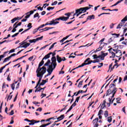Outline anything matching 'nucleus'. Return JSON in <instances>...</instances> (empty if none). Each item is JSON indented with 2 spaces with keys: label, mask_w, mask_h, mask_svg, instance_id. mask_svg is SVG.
Returning <instances> with one entry per match:
<instances>
[{
  "label": "nucleus",
  "mask_w": 127,
  "mask_h": 127,
  "mask_svg": "<svg viewBox=\"0 0 127 127\" xmlns=\"http://www.w3.org/2000/svg\"><path fill=\"white\" fill-rule=\"evenodd\" d=\"M110 89L107 90L106 92V96L111 95V94L113 93L112 96L111 98H109L110 103L112 102V100L114 97H115V95H116V93H117V91L118 89L117 87H116V84L112 83L110 86Z\"/></svg>",
  "instance_id": "obj_1"
},
{
  "label": "nucleus",
  "mask_w": 127,
  "mask_h": 127,
  "mask_svg": "<svg viewBox=\"0 0 127 127\" xmlns=\"http://www.w3.org/2000/svg\"><path fill=\"white\" fill-rule=\"evenodd\" d=\"M36 72L37 73V76L39 77V80H41L42 77H43L44 74L46 73V67L44 66L42 68L38 66Z\"/></svg>",
  "instance_id": "obj_2"
},
{
  "label": "nucleus",
  "mask_w": 127,
  "mask_h": 127,
  "mask_svg": "<svg viewBox=\"0 0 127 127\" xmlns=\"http://www.w3.org/2000/svg\"><path fill=\"white\" fill-rule=\"evenodd\" d=\"M90 8H91V7H81L79 8V9H81V10H80L79 11H78V13L76 14V16L77 17L79 16V15H80V14H81L82 12H86V11H87L88 9H90Z\"/></svg>",
  "instance_id": "obj_3"
},
{
  "label": "nucleus",
  "mask_w": 127,
  "mask_h": 127,
  "mask_svg": "<svg viewBox=\"0 0 127 127\" xmlns=\"http://www.w3.org/2000/svg\"><path fill=\"white\" fill-rule=\"evenodd\" d=\"M47 82H48V80H43L41 82V80H39L35 89H37V87H38V86H43L44 85H45Z\"/></svg>",
  "instance_id": "obj_4"
},
{
  "label": "nucleus",
  "mask_w": 127,
  "mask_h": 127,
  "mask_svg": "<svg viewBox=\"0 0 127 127\" xmlns=\"http://www.w3.org/2000/svg\"><path fill=\"white\" fill-rule=\"evenodd\" d=\"M51 64L54 66V69H55V68H56V66H57V63H56V57H53L51 59Z\"/></svg>",
  "instance_id": "obj_5"
},
{
  "label": "nucleus",
  "mask_w": 127,
  "mask_h": 127,
  "mask_svg": "<svg viewBox=\"0 0 127 127\" xmlns=\"http://www.w3.org/2000/svg\"><path fill=\"white\" fill-rule=\"evenodd\" d=\"M126 21H127V16H126L122 20L121 22L119 24V27L124 26V24L126 23Z\"/></svg>",
  "instance_id": "obj_6"
},
{
  "label": "nucleus",
  "mask_w": 127,
  "mask_h": 127,
  "mask_svg": "<svg viewBox=\"0 0 127 127\" xmlns=\"http://www.w3.org/2000/svg\"><path fill=\"white\" fill-rule=\"evenodd\" d=\"M63 59H64V60H62V58H61V57H60L59 55L57 56V60L58 63H61V62H62V61H66V58H65V57H63Z\"/></svg>",
  "instance_id": "obj_7"
},
{
  "label": "nucleus",
  "mask_w": 127,
  "mask_h": 127,
  "mask_svg": "<svg viewBox=\"0 0 127 127\" xmlns=\"http://www.w3.org/2000/svg\"><path fill=\"white\" fill-rule=\"evenodd\" d=\"M30 123L29 124V126H33L35 124H37L38 123H40V121H36V120H30Z\"/></svg>",
  "instance_id": "obj_8"
},
{
  "label": "nucleus",
  "mask_w": 127,
  "mask_h": 127,
  "mask_svg": "<svg viewBox=\"0 0 127 127\" xmlns=\"http://www.w3.org/2000/svg\"><path fill=\"white\" fill-rule=\"evenodd\" d=\"M49 23V25H56V24H58L59 23V21L55 22V20H52V21H50Z\"/></svg>",
  "instance_id": "obj_9"
},
{
  "label": "nucleus",
  "mask_w": 127,
  "mask_h": 127,
  "mask_svg": "<svg viewBox=\"0 0 127 127\" xmlns=\"http://www.w3.org/2000/svg\"><path fill=\"white\" fill-rule=\"evenodd\" d=\"M116 54H117L116 57H117L118 58L121 57V56L123 55V54H122V51L120 50L117 51V52H116Z\"/></svg>",
  "instance_id": "obj_10"
},
{
  "label": "nucleus",
  "mask_w": 127,
  "mask_h": 127,
  "mask_svg": "<svg viewBox=\"0 0 127 127\" xmlns=\"http://www.w3.org/2000/svg\"><path fill=\"white\" fill-rule=\"evenodd\" d=\"M93 62H94V61H90L87 63L82 64L80 65H79L78 67H84V66H85V65H90V64H91V63H93Z\"/></svg>",
  "instance_id": "obj_11"
},
{
  "label": "nucleus",
  "mask_w": 127,
  "mask_h": 127,
  "mask_svg": "<svg viewBox=\"0 0 127 127\" xmlns=\"http://www.w3.org/2000/svg\"><path fill=\"white\" fill-rule=\"evenodd\" d=\"M45 88H46V87H44V88H41L40 86H39L35 90V92L36 93L37 92H40L41 91V90H45Z\"/></svg>",
  "instance_id": "obj_12"
},
{
  "label": "nucleus",
  "mask_w": 127,
  "mask_h": 127,
  "mask_svg": "<svg viewBox=\"0 0 127 127\" xmlns=\"http://www.w3.org/2000/svg\"><path fill=\"white\" fill-rule=\"evenodd\" d=\"M92 19H95V15L88 16L86 18V20H92Z\"/></svg>",
  "instance_id": "obj_13"
},
{
  "label": "nucleus",
  "mask_w": 127,
  "mask_h": 127,
  "mask_svg": "<svg viewBox=\"0 0 127 127\" xmlns=\"http://www.w3.org/2000/svg\"><path fill=\"white\" fill-rule=\"evenodd\" d=\"M47 72H48V73L45 76V77H47L50 75H51V74L52 73V72H53V69H50L49 68H48Z\"/></svg>",
  "instance_id": "obj_14"
},
{
  "label": "nucleus",
  "mask_w": 127,
  "mask_h": 127,
  "mask_svg": "<svg viewBox=\"0 0 127 127\" xmlns=\"http://www.w3.org/2000/svg\"><path fill=\"white\" fill-rule=\"evenodd\" d=\"M15 84H17V81H14L13 83L11 85L12 90H14V88H15Z\"/></svg>",
  "instance_id": "obj_15"
},
{
  "label": "nucleus",
  "mask_w": 127,
  "mask_h": 127,
  "mask_svg": "<svg viewBox=\"0 0 127 127\" xmlns=\"http://www.w3.org/2000/svg\"><path fill=\"white\" fill-rule=\"evenodd\" d=\"M34 13V11L31 10L29 12H27V13H25L26 15H29V17H30V15L31 14H33Z\"/></svg>",
  "instance_id": "obj_16"
},
{
  "label": "nucleus",
  "mask_w": 127,
  "mask_h": 127,
  "mask_svg": "<svg viewBox=\"0 0 127 127\" xmlns=\"http://www.w3.org/2000/svg\"><path fill=\"white\" fill-rule=\"evenodd\" d=\"M106 100H104L103 103L102 104V106L101 107V110H103L106 107Z\"/></svg>",
  "instance_id": "obj_17"
},
{
  "label": "nucleus",
  "mask_w": 127,
  "mask_h": 127,
  "mask_svg": "<svg viewBox=\"0 0 127 127\" xmlns=\"http://www.w3.org/2000/svg\"><path fill=\"white\" fill-rule=\"evenodd\" d=\"M54 28L53 27H46L44 29H41V30H43V31H47V30H49V29H52Z\"/></svg>",
  "instance_id": "obj_18"
},
{
  "label": "nucleus",
  "mask_w": 127,
  "mask_h": 127,
  "mask_svg": "<svg viewBox=\"0 0 127 127\" xmlns=\"http://www.w3.org/2000/svg\"><path fill=\"white\" fill-rule=\"evenodd\" d=\"M49 58H50V54H48L43 58V60H44L45 59H48Z\"/></svg>",
  "instance_id": "obj_19"
},
{
  "label": "nucleus",
  "mask_w": 127,
  "mask_h": 127,
  "mask_svg": "<svg viewBox=\"0 0 127 127\" xmlns=\"http://www.w3.org/2000/svg\"><path fill=\"white\" fill-rule=\"evenodd\" d=\"M80 10H82V9H76V10H75V13L73 14V16H75V15H76V14L77 13H79V11H80Z\"/></svg>",
  "instance_id": "obj_20"
},
{
  "label": "nucleus",
  "mask_w": 127,
  "mask_h": 127,
  "mask_svg": "<svg viewBox=\"0 0 127 127\" xmlns=\"http://www.w3.org/2000/svg\"><path fill=\"white\" fill-rule=\"evenodd\" d=\"M63 119H64V115H62L60 116V117L57 118V120L61 121V120H63Z\"/></svg>",
  "instance_id": "obj_21"
},
{
  "label": "nucleus",
  "mask_w": 127,
  "mask_h": 127,
  "mask_svg": "<svg viewBox=\"0 0 127 127\" xmlns=\"http://www.w3.org/2000/svg\"><path fill=\"white\" fill-rule=\"evenodd\" d=\"M29 45H30V44L28 43L26 44H24V45L23 46V48H27V47H28Z\"/></svg>",
  "instance_id": "obj_22"
},
{
  "label": "nucleus",
  "mask_w": 127,
  "mask_h": 127,
  "mask_svg": "<svg viewBox=\"0 0 127 127\" xmlns=\"http://www.w3.org/2000/svg\"><path fill=\"white\" fill-rule=\"evenodd\" d=\"M43 64H44V60L42 59L41 62L39 63L38 66L41 67V66H42V65H43Z\"/></svg>",
  "instance_id": "obj_23"
},
{
  "label": "nucleus",
  "mask_w": 127,
  "mask_h": 127,
  "mask_svg": "<svg viewBox=\"0 0 127 127\" xmlns=\"http://www.w3.org/2000/svg\"><path fill=\"white\" fill-rule=\"evenodd\" d=\"M51 62V61H50V60H48L47 62L45 63V64H44V66H48V65H49L50 64V63Z\"/></svg>",
  "instance_id": "obj_24"
},
{
  "label": "nucleus",
  "mask_w": 127,
  "mask_h": 127,
  "mask_svg": "<svg viewBox=\"0 0 127 127\" xmlns=\"http://www.w3.org/2000/svg\"><path fill=\"white\" fill-rule=\"evenodd\" d=\"M51 62V61H50V60H48L47 62L45 63V64H44V66H48V65H49L50 64V63Z\"/></svg>",
  "instance_id": "obj_25"
},
{
  "label": "nucleus",
  "mask_w": 127,
  "mask_h": 127,
  "mask_svg": "<svg viewBox=\"0 0 127 127\" xmlns=\"http://www.w3.org/2000/svg\"><path fill=\"white\" fill-rule=\"evenodd\" d=\"M51 62V61H50V60H48L47 62L45 63V64H44V66H48V65H49L50 64V63Z\"/></svg>",
  "instance_id": "obj_26"
},
{
  "label": "nucleus",
  "mask_w": 127,
  "mask_h": 127,
  "mask_svg": "<svg viewBox=\"0 0 127 127\" xmlns=\"http://www.w3.org/2000/svg\"><path fill=\"white\" fill-rule=\"evenodd\" d=\"M101 53H102V56L104 57V59H105V57L107 56V55H108V53H104L103 51H102Z\"/></svg>",
  "instance_id": "obj_27"
},
{
  "label": "nucleus",
  "mask_w": 127,
  "mask_h": 127,
  "mask_svg": "<svg viewBox=\"0 0 127 127\" xmlns=\"http://www.w3.org/2000/svg\"><path fill=\"white\" fill-rule=\"evenodd\" d=\"M61 20H62V21H66L65 17L64 16H61Z\"/></svg>",
  "instance_id": "obj_28"
},
{
  "label": "nucleus",
  "mask_w": 127,
  "mask_h": 127,
  "mask_svg": "<svg viewBox=\"0 0 127 127\" xmlns=\"http://www.w3.org/2000/svg\"><path fill=\"white\" fill-rule=\"evenodd\" d=\"M83 85V80L80 81L78 85V88H81V86Z\"/></svg>",
  "instance_id": "obj_29"
},
{
  "label": "nucleus",
  "mask_w": 127,
  "mask_h": 127,
  "mask_svg": "<svg viewBox=\"0 0 127 127\" xmlns=\"http://www.w3.org/2000/svg\"><path fill=\"white\" fill-rule=\"evenodd\" d=\"M57 43L55 42L54 43H53L51 47H50V48L49 49V50H51L52 49V48H54V45H55V44H57Z\"/></svg>",
  "instance_id": "obj_30"
},
{
  "label": "nucleus",
  "mask_w": 127,
  "mask_h": 127,
  "mask_svg": "<svg viewBox=\"0 0 127 127\" xmlns=\"http://www.w3.org/2000/svg\"><path fill=\"white\" fill-rule=\"evenodd\" d=\"M101 59V60H105L104 57L101 55L98 56V59Z\"/></svg>",
  "instance_id": "obj_31"
},
{
  "label": "nucleus",
  "mask_w": 127,
  "mask_h": 127,
  "mask_svg": "<svg viewBox=\"0 0 127 127\" xmlns=\"http://www.w3.org/2000/svg\"><path fill=\"white\" fill-rule=\"evenodd\" d=\"M104 116L105 118H107V117H109V112L108 111H106L104 113Z\"/></svg>",
  "instance_id": "obj_32"
},
{
  "label": "nucleus",
  "mask_w": 127,
  "mask_h": 127,
  "mask_svg": "<svg viewBox=\"0 0 127 127\" xmlns=\"http://www.w3.org/2000/svg\"><path fill=\"white\" fill-rule=\"evenodd\" d=\"M29 42H30V43H35L36 40L35 39L29 40Z\"/></svg>",
  "instance_id": "obj_33"
},
{
  "label": "nucleus",
  "mask_w": 127,
  "mask_h": 127,
  "mask_svg": "<svg viewBox=\"0 0 127 127\" xmlns=\"http://www.w3.org/2000/svg\"><path fill=\"white\" fill-rule=\"evenodd\" d=\"M36 17H38L39 18L40 17V16H39V13H36L34 15V18H36Z\"/></svg>",
  "instance_id": "obj_34"
},
{
  "label": "nucleus",
  "mask_w": 127,
  "mask_h": 127,
  "mask_svg": "<svg viewBox=\"0 0 127 127\" xmlns=\"http://www.w3.org/2000/svg\"><path fill=\"white\" fill-rule=\"evenodd\" d=\"M63 107H64L60 110L61 113V112H63V111H64V110H66V108L68 107V105H64Z\"/></svg>",
  "instance_id": "obj_35"
},
{
  "label": "nucleus",
  "mask_w": 127,
  "mask_h": 127,
  "mask_svg": "<svg viewBox=\"0 0 127 127\" xmlns=\"http://www.w3.org/2000/svg\"><path fill=\"white\" fill-rule=\"evenodd\" d=\"M99 121V118H95V120H93L94 124H98V122Z\"/></svg>",
  "instance_id": "obj_36"
},
{
  "label": "nucleus",
  "mask_w": 127,
  "mask_h": 127,
  "mask_svg": "<svg viewBox=\"0 0 127 127\" xmlns=\"http://www.w3.org/2000/svg\"><path fill=\"white\" fill-rule=\"evenodd\" d=\"M38 30H39V29H38V28L36 29H34L33 31V34H35V33H36V32H37Z\"/></svg>",
  "instance_id": "obj_37"
},
{
  "label": "nucleus",
  "mask_w": 127,
  "mask_h": 127,
  "mask_svg": "<svg viewBox=\"0 0 127 127\" xmlns=\"http://www.w3.org/2000/svg\"><path fill=\"white\" fill-rule=\"evenodd\" d=\"M103 49V47L101 46V45L99 46V47L96 49V51H101Z\"/></svg>",
  "instance_id": "obj_38"
},
{
  "label": "nucleus",
  "mask_w": 127,
  "mask_h": 127,
  "mask_svg": "<svg viewBox=\"0 0 127 127\" xmlns=\"http://www.w3.org/2000/svg\"><path fill=\"white\" fill-rule=\"evenodd\" d=\"M42 38H43V36H41V37L37 38L35 40L36 42L38 41V40H42Z\"/></svg>",
  "instance_id": "obj_39"
},
{
  "label": "nucleus",
  "mask_w": 127,
  "mask_h": 127,
  "mask_svg": "<svg viewBox=\"0 0 127 127\" xmlns=\"http://www.w3.org/2000/svg\"><path fill=\"white\" fill-rule=\"evenodd\" d=\"M16 20H17V18H14L13 19H12L11 20V23H14V22H15V21H16Z\"/></svg>",
  "instance_id": "obj_40"
},
{
  "label": "nucleus",
  "mask_w": 127,
  "mask_h": 127,
  "mask_svg": "<svg viewBox=\"0 0 127 127\" xmlns=\"http://www.w3.org/2000/svg\"><path fill=\"white\" fill-rule=\"evenodd\" d=\"M27 27H28L29 29H30V28H32V24L31 23H29L27 25Z\"/></svg>",
  "instance_id": "obj_41"
},
{
  "label": "nucleus",
  "mask_w": 127,
  "mask_h": 127,
  "mask_svg": "<svg viewBox=\"0 0 127 127\" xmlns=\"http://www.w3.org/2000/svg\"><path fill=\"white\" fill-rule=\"evenodd\" d=\"M108 123H112V116L108 118Z\"/></svg>",
  "instance_id": "obj_42"
},
{
  "label": "nucleus",
  "mask_w": 127,
  "mask_h": 127,
  "mask_svg": "<svg viewBox=\"0 0 127 127\" xmlns=\"http://www.w3.org/2000/svg\"><path fill=\"white\" fill-rule=\"evenodd\" d=\"M53 64L50 65L49 66V69H51V70H53V69H55V68H54V67L53 68Z\"/></svg>",
  "instance_id": "obj_43"
},
{
  "label": "nucleus",
  "mask_w": 127,
  "mask_h": 127,
  "mask_svg": "<svg viewBox=\"0 0 127 127\" xmlns=\"http://www.w3.org/2000/svg\"><path fill=\"white\" fill-rule=\"evenodd\" d=\"M8 99L9 100H11V99H12V95H9L7 97V101H8Z\"/></svg>",
  "instance_id": "obj_44"
},
{
  "label": "nucleus",
  "mask_w": 127,
  "mask_h": 127,
  "mask_svg": "<svg viewBox=\"0 0 127 127\" xmlns=\"http://www.w3.org/2000/svg\"><path fill=\"white\" fill-rule=\"evenodd\" d=\"M111 35H112V36H115V35H116V37H119V36H120V34H116V33H114V34H111Z\"/></svg>",
  "instance_id": "obj_45"
},
{
  "label": "nucleus",
  "mask_w": 127,
  "mask_h": 127,
  "mask_svg": "<svg viewBox=\"0 0 127 127\" xmlns=\"http://www.w3.org/2000/svg\"><path fill=\"white\" fill-rule=\"evenodd\" d=\"M17 22H16V23H15L14 24H13V27L14 28L16 29L17 28V27L18 26L17 25H16V23H17Z\"/></svg>",
  "instance_id": "obj_46"
},
{
  "label": "nucleus",
  "mask_w": 127,
  "mask_h": 127,
  "mask_svg": "<svg viewBox=\"0 0 127 127\" xmlns=\"http://www.w3.org/2000/svg\"><path fill=\"white\" fill-rule=\"evenodd\" d=\"M90 60L91 59L90 58H88L84 61V63H88V62H89V60Z\"/></svg>",
  "instance_id": "obj_47"
},
{
  "label": "nucleus",
  "mask_w": 127,
  "mask_h": 127,
  "mask_svg": "<svg viewBox=\"0 0 127 127\" xmlns=\"http://www.w3.org/2000/svg\"><path fill=\"white\" fill-rule=\"evenodd\" d=\"M19 34V33L17 32V33H15V34L12 35L11 37H12V38L15 37V36H17Z\"/></svg>",
  "instance_id": "obj_48"
},
{
  "label": "nucleus",
  "mask_w": 127,
  "mask_h": 127,
  "mask_svg": "<svg viewBox=\"0 0 127 127\" xmlns=\"http://www.w3.org/2000/svg\"><path fill=\"white\" fill-rule=\"evenodd\" d=\"M103 110H100L99 112H98V116H101V115H102L103 114Z\"/></svg>",
  "instance_id": "obj_49"
},
{
  "label": "nucleus",
  "mask_w": 127,
  "mask_h": 127,
  "mask_svg": "<svg viewBox=\"0 0 127 127\" xmlns=\"http://www.w3.org/2000/svg\"><path fill=\"white\" fill-rule=\"evenodd\" d=\"M54 8H55V7H48L47 8V10H50L51 9H54Z\"/></svg>",
  "instance_id": "obj_50"
},
{
  "label": "nucleus",
  "mask_w": 127,
  "mask_h": 127,
  "mask_svg": "<svg viewBox=\"0 0 127 127\" xmlns=\"http://www.w3.org/2000/svg\"><path fill=\"white\" fill-rule=\"evenodd\" d=\"M25 40H24V41L22 42L21 43H19V45H24V44H25V43H27V42H25Z\"/></svg>",
  "instance_id": "obj_51"
},
{
  "label": "nucleus",
  "mask_w": 127,
  "mask_h": 127,
  "mask_svg": "<svg viewBox=\"0 0 127 127\" xmlns=\"http://www.w3.org/2000/svg\"><path fill=\"white\" fill-rule=\"evenodd\" d=\"M80 97H78L76 98V100L74 102H75V103H78L79 102V100H80Z\"/></svg>",
  "instance_id": "obj_52"
},
{
  "label": "nucleus",
  "mask_w": 127,
  "mask_h": 127,
  "mask_svg": "<svg viewBox=\"0 0 127 127\" xmlns=\"http://www.w3.org/2000/svg\"><path fill=\"white\" fill-rule=\"evenodd\" d=\"M71 35H72V34L69 35L68 36H66L63 39L64 40H66V39H67L68 38H69L70 36H71Z\"/></svg>",
  "instance_id": "obj_53"
},
{
  "label": "nucleus",
  "mask_w": 127,
  "mask_h": 127,
  "mask_svg": "<svg viewBox=\"0 0 127 127\" xmlns=\"http://www.w3.org/2000/svg\"><path fill=\"white\" fill-rule=\"evenodd\" d=\"M5 86H7V87H8V84H6V85H5V83L4 82V83H3V85H2V89H3L4 88H5Z\"/></svg>",
  "instance_id": "obj_54"
},
{
  "label": "nucleus",
  "mask_w": 127,
  "mask_h": 127,
  "mask_svg": "<svg viewBox=\"0 0 127 127\" xmlns=\"http://www.w3.org/2000/svg\"><path fill=\"white\" fill-rule=\"evenodd\" d=\"M92 57H93V59H98V55H93Z\"/></svg>",
  "instance_id": "obj_55"
},
{
  "label": "nucleus",
  "mask_w": 127,
  "mask_h": 127,
  "mask_svg": "<svg viewBox=\"0 0 127 127\" xmlns=\"http://www.w3.org/2000/svg\"><path fill=\"white\" fill-rule=\"evenodd\" d=\"M117 55H116V53H112V58H115Z\"/></svg>",
  "instance_id": "obj_56"
},
{
  "label": "nucleus",
  "mask_w": 127,
  "mask_h": 127,
  "mask_svg": "<svg viewBox=\"0 0 127 127\" xmlns=\"http://www.w3.org/2000/svg\"><path fill=\"white\" fill-rule=\"evenodd\" d=\"M103 14H111V13H102L99 15H98V16L100 17L101 15H103Z\"/></svg>",
  "instance_id": "obj_57"
},
{
  "label": "nucleus",
  "mask_w": 127,
  "mask_h": 127,
  "mask_svg": "<svg viewBox=\"0 0 127 127\" xmlns=\"http://www.w3.org/2000/svg\"><path fill=\"white\" fill-rule=\"evenodd\" d=\"M49 5V4L45 3L44 4L43 7H44V8H46V6H48Z\"/></svg>",
  "instance_id": "obj_58"
},
{
  "label": "nucleus",
  "mask_w": 127,
  "mask_h": 127,
  "mask_svg": "<svg viewBox=\"0 0 127 127\" xmlns=\"http://www.w3.org/2000/svg\"><path fill=\"white\" fill-rule=\"evenodd\" d=\"M13 115H14V111H13V110H11L9 114V115L13 116Z\"/></svg>",
  "instance_id": "obj_59"
},
{
  "label": "nucleus",
  "mask_w": 127,
  "mask_h": 127,
  "mask_svg": "<svg viewBox=\"0 0 127 127\" xmlns=\"http://www.w3.org/2000/svg\"><path fill=\"white\" fill-rule=\"evenodd\" d=\"M2 58H4V55H2L0 56V61H1Z\"/></svg>",
  "instance_id": "obj_60"
},
{
  "label": "nucleus",
  "mask_w": 127,
  "mask_h": 127,
  "mask_svg": "<svg viewBox=\"0 0 127 127\" xmlns=\"http://www.w3.org/2000/svg\"><path fill=\"white\" fill-rule=\"evenodd\" d=\"M73 21H75V19H74L73 20L68 22H66V24H71V23H72Z\"/></svg>",
  "instance_id": "obj_61"
},
{
  "label": "nucleus",
  "mask_w": 127,
  "mask_h": 127,
  "mask_svg": "<svg viewBox=\"0 0 127 127\" xmlns=\"http://www.w3.org/2000/svg\"><path fill=\"white\" fill-rule=\"evenodd\" d=\"M57 1H54L53 3H52L51 5H56L57 4Z\"/></svg>",
  "instance_id": "obj_62"
},
{
  "label": "nucleus",
  "mask_w": 127,
  "mask_h": 127,
  "mask_svg": "<svg viewBox=\"0 0 127 127\" xmlns=\"http://www.w3.org/2000/svg\"><path fill=\"white\" fill-rule=\"evenodd\" d=\"M112 41H113V40L112 38H110L108 40V44H110V43H111V42H112Z\"/></svg>",
  "instance_id": "obj_63"
},
{
  "label": "nucleus",
  "mask_w": 127,
  "mask_h": 127,
  "mask_svg": "<svg viewBox=\"0 0 127 127\" xmlns=\"http://www.w3.org/2000/svg\"><path fill=\"white\" fill-rule=\"evenodd\" d=\"M105 41V38H103L102 39H101L100 41H99V43H100V44H102V42H104V41Z\"/></svg>",
  "instance_id": "obj_64"
}]
</instances>
